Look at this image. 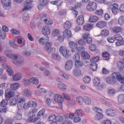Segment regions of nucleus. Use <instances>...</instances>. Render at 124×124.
Masks as SVG:
<instances>
[{
    "mask_svg": "<svg viewBox=\"0 0 124 124\" xmlns=\"http://www.w3.org/2000/svg\"><path fill=\"white\" fill-rule=\"evenodd\" d=\"M37 107V104L36 102L33 101H30L27 103H26V98L22 97L20 99H19L18 101V103L17 104V109L18 110H23V109H25V110H28L29 108L33 107V108H35V107Z\"/></svg>",
    "mask_w": 124,
    "mask_h": 124,
    "instance_id": "1",
    "label": "nucleus"
},
{
    "mask_svg": "<svg viewBox=\"0 0 124 124\" xmlns=\"http://www.w3.org/2000/svg\"><path fill=\"white\" fill-rule=\"evenodd\" d=\"M5 54L8 58H10L13 60V62L16 65H22L24 62V58L21 57L18 61V55L12 54V52L10 50H6Z\"/></svg>",
    "mask_w": 124,
    "mask_h": 124,
    "instance_id": "2",
    "label": "nucleus"
},
{
    "mask_svg": "<svg viewBox=\"0 0 124 124\" xmlns=\"http://www.w3.org/2000/svg\"><path fill=\"white\" fill-rule=\"evenodd\" d=\"M59 52L63 57H64L66 59H69L71 56V52L67 49V47L65 46H61L59 48Z\"/></svg>",
    "mask_w": 124,
    "mask_h": 124,
    "instance_id": "3",
    "label": "nucleus"
},
{
    "mask_svg": "<svg viewBox=\"0 0 124 124\" xmlns=\"http://www.w3.org/2000/svg\"><path fill=\"white\" fill-rule=\"evenodd\" d=\"M93 110L94 111V112H98L94 116V120H95V121H99L100 120H102V119H103L104 115L102 114V113H103L102 109L98 107H93Z\"/></svg>",
    "mask_w": 124,
    "mask_h": 124,
    "instance_id": "4",
    "label": "nucleus"
},
{
    "mask_svg": "<svg viewBox=\"0 0 124 124\" xmlns=\"http://www.w3.org/2000/svg\"><path fill=\"white\" fill-rule=\"evenodd\" d=\"M97 8V3L94 1H90L86 6V9L90 12L95 11Z\"/></svg>",
    "mask_w": 124,
    "mask_h": 124,
    "instance_id": "5",
    "label": "nucleus"
},
{
    "mask_svg": "<svg viewBox=\"0 0 124 124\" xmlns=\"http://www.w3.org/2000/svg\"><path fill=\"white\" fill-rule=\"evenodd\" d=\"M15 96V92L11 90V89L8 88L5 91V98L6 99L9 100Z\"/></svg>",
    "mask_w": 124,
    "mask_h": 124,
    "instance_id": "6",
    "label": "nucleus"
},
{
    "mask_svg": "<svg viewBox=\"0 0 124 124\" xmlns=\"http://www.w3.org/2000/svg\"><path fill=\"white\" fill-rule=\"evenodd\" d=\"M19 96H20V93H17V94H16L15 96L10 100L9 104L11 106H14L16 105V104H17V105H18V103H19V100L22 97H19Z\"/></svg>",
    "mask_w": 124,
    "mask_h": 124,
    "instance_id": "7",
    "label": "nucleus"
},
{
    "mask_svg": "<svg viewBox=\"0 0 124 124\" xmlns=\"http://www.w3.org/2000/svg\"><path fill=\"white\" fill-rule=\"evenodd\" d=\"M111 78L113 79H116L120 82V83H122V84H124V78L123 77V76L121 75V74L119 72H115L112 73Z\"/></svg>",
    "mask_w": 124,
    "mask_h": 124,
    "instance_id": "8",
    "label": "nucleus"
},
{
    "mask_svg": "<svg viewBox=\"0 0 124 124\" xmlns=\"http://www.w3.org/2000/svg\"><path fill=\"white\" fill-rule=\"evenodd\" d=\"M54 99L56 102H58L60 108H62V102H63V98L61 95L55 94L54 96Z\"/></svg>",
    "mask_w": 124,
    "mask_h": 124,
    "instance_id": "9",
    "label": "nucleus"
},
{
    "mask_svg": "<svg viewBox=\"0 0 124 124\" xmlns=\"http://www.w3.org/2000/svg\"><path fill=\"white\" fill-rule=\"evenodd\" d=\"M23 84L26 85V86H28V85H30V83H31L33 84V85H38V79L35 78H31L29 80L23 79Z\"/></svg>",
    "mask_w": 124,
    "mask_h": 124,
    "instance_id": "10",
    "label": "nucleus"
},
{
    "mask_svg": "<svg viewBox=\"0 0 124 124\" xmlns=\"http://www.w3.org/2000/svg\"><path fill=\"white\" fill-rule=\"evenodd\" d=\"M111 11L113 15H117L120 12L119 4L114 3L111 5Z\"/></svg>",
    "mask_w": 124,
    "mask_h": 124,
    "instance_id": "11",
    "label": "nucleus"
},
{
    "mask_svg": "<svg viewBox=\"0 0 124 124\" xmlns=\"http://www.w3.org/2000/svg\"><path fill=\"white\" fill-rule=\"evenodd\" d=\"M32 0H26L24 3V7L23 9V11H27L29 9L32 8Z\"/></svg>",
    "mask_w": 124,
    "mask_h": 124,
    "instance_id": "12",
    "label": "nucleus"
},
{
    "mask_svg": "<svg viewBox=\"0 0 124 124\" xmlns=\"http://www.w3.org/2000/svg\"><path fill=\"white\" fill-rule=\"evenodd\" d=\"M28 122H29V123H36V122L39 120L38 116L36 117L35 114H31V113L28 114Z\"/></svg>",
    "mask_w": 124,
    "mask_h": 124,
    "instance_id": "13",
    "label": "nucleus"
},
{
    "mask_svg": "<svg viewBox=\"0 0 124 124\" xmlns=\"http://www.w3.org/2000/svg\"><path fill=\"white\" fill-rule=\"evenodd\" d=\"M90 62L85 61L83 62L81 61V60H78L75 62V65L76 67H82V66L85 65V66H88L89 65Z\"/></svg>",
    "mask_w": 124,
    "mask_h": 124,
    "instance_id": "14",
    "label": "nucleus"
},
{
    "mask_svg": "<svg viewBox=\"0 0 124 124\" xmlns=\"http://www.w3.org/2000/svg\"><path fill=\"white\" fill-rule=\"evenodd\" d=\"M42 32L44 35H49L51 33V28L48 25L44 26L42 29Z\"/></svg>",
    "mask_w": 124,
    "mask_h": 124,
    "instance_id": "15",
    "label": "nucleus"
},
{
    "mask_svg": "<svg viewBox=\"0 0 124 124\" xmlns=\"http://www.w3.org/2000/svg\"><path fill=\"white\" fill-rule=\"evenodd\" d=\"M2 4L4 6L5 9L8 10L11 8V0H1Z\"/></svg>",
    "mask_w": 124,
    "mask_h": 124,
    "instance_id": "16",
    "label": "nucleus"
},
{
    "mask_svg": "<svg viewBox=\"0 0 124 124\" xmlns=\"http://www.w3.org/2000/svg\"><path fill=\"white\" fill-rule=\"evenodd\" d=\"M106 114L109 117H115L117 115V111L113 108H108L106 110Z\"/></svg>",
    "mask_w": 124,
    "mask_h": 124,
    "instance_id": "17",
    "label": "nucleus"
},
{
    "mask_svg": "<svg viewBox=\"0 0 124 124\" xmlns=\"http://www.w3.org/2000/svg\"><path fill=\"white\" fill-rule=\"evenodd\" d=\"M52 47V44L50 42L47 43L46 45L45 46V50L47 52L49 51V53H53L56 51V48L55 47Z\"/></svg>",
    "mask_w": 124,
    "mask_h": 124,
    "instance_id": "18",
    "label": "nucleus"
},
{
    "mask_svg": "<svg viewBox=\"0 0 124 124\" xmlns=\"http://www.w3.org/2000/svg\"><path fill=\"white\" fill-rule=\"evenodd\" d=\"M2 68L4 69H6L7 68V72L8 73L9 76H12L14 74V72H13V70L11 69L9 66L7 65V64H4L2 65Z\"/></svg>",
    "mask_w": 124,
    "mask_h": 124,
    "instance_id": "19",
    "label": "nucleus"
},
{
    "mask_svg": "<svg viewBox=\"0 0 124 124\" xmlns=\"http://www.w3.org/2000/svg\"><path fill=\"white\" fill-rule=\"evenodd\" d=\"M64 38H70L72 37V32L69 30H65L62 33Z\"/></svg>",
    "mask_w": 124,
    "mask_h": 124,
    "instance_id": "20",
    "label": "nucleus"
},
{
    "mask_svg": "<svg viewBox=\"0 0 124 124\" xmlns=\"http://www.w3.org/2000/svg\"><path fill=\"white\" fill-rule=\"evenodd\" d=\"M84 23L85 21L84 16L81 15L78 16L77 19V24H78L79 26H83Z\"/></svg>",
    "mask_w": 124,
    "mask_h": 124,
    "instance_id": "21",
    "label": "nucleus"
},
{
    "mask_svg": "<svg viewBox=\"0 0 124 124\" xmlns=\"http://www.w3.org/2000/svg\"><path fill=\"white\" fill-rule=\"evenodd\" d=\"M68 118V115L65 114L62 116L61 115L56 116V122H58L59 123H62V122H63L64 120H66Z\"/></svg>",
    "mask_w": 124,
    "mask_h": 124,
    "instance_id": "22",
    "label": "nucleus"
},
{
    "mask_svg": "<svg viewBox=\"0 0 124 124\" xmlns=\"http://www.w3.org/2000/svg\"><path fill=\"white\" fill-rule=\"evenodd\" d=\"M73 65V61L72 60H68L65 65V69L66 70H70L72 68Z\"/></svg>",
    "mask_w": 124,
    "mask_h": 124,
    "instance_id": "23",
    "label": "nucleus"
},
{
    "mask_svg": "<svg viewBox=\"0 0 124 124\" xmlns=\"http://www.w3.org/2000/svg\"><path fill=\"white\" fill-rule=\"evenodd\" d=\"M96 26L97 27V28L103 29L107 26V23L104 21H100L96 23Z\"/></svg>",
    "mask_w": 124,
    "mask_h": 124,
    "instance_id": "24",
    "label": "nucleus"
},
{
    "mask_svg": "<svg viewBox=\"0 0 124 124\" xmlns=\"http://www.w3.org/2000/svg\"><path fill=\"white\" fill-rule=\"evenodd\" d=\"M19 88H20L19 83H14L10 85V89L12 91H17Z\"/></svg>",
    "mask_w": 124,
    "mask_h": 124,
    "instance_id": "25",
    "label": "nucleus"
},
{
    "mask_svg": "<svg viewBox=\"0 0 124 124\" xmlns=\"http://www.w3.org/2000/svg\"><path fill=\"white\" fill-rule=\"evenodd\" d=\"M99 20V17L96 16H90L89 20V23H95Z\"/></svg>",
    "mask_w": 124,
    "mask_h": 124,
    "instance_id": "26",
    "label": "nucleus"
},
{
    "mask_svg": "<svg viewBox=\"0 0 124 124\" xmlns=\"http://www.w3.org/2000/svg\"><path fill=\"white\" fill-rule=\"evenodd\" d=\"M48 41H49V37L47 36H46L45 38H41L39 40L40 44H42L43 45L47 44Z\"/></svg>",
    "mask_w": 124,
    "mask_h": 124,
    "instance_id": "27",
    "label": "nucleus"
},
{
    "mask_svg": "<svg viewBox=\"0 0 124 124\" xmlns=\"http://www.w3.org/2000/svg\"><path fill=\"white\" fill-rule=\"evenodd\" d=\"M69 46H70V48H71V49H73V51H74V50H76L78 47V44L73 41H70L69 43Z\"/></svg>",
    "mask_w": 124,
    "mask_h": 124,
    "instance_id": "28",
    "label": "nucleus"
},
{
    "mask_svg": "<svg viewBox=\"0 0 124 124\" xmlns=\"http://www.w3.org/2000/svg\"><path fill=\"white\" fill-rule=\"evenodd\" d=\"M22 79V74L20 73H17L13 77V80L15 81H19Z\"/></svg>",
    "mask_w": 124,
    "mask_h": 124,
    "instance_id": "29",
    "label": "nucleus"
},
{
    "mask_svg": "<svg viewBox=\"0 0 124 124\" xmlns=\"http://www.w3.org/2000/svg\"><path fill=\"white\" fill-rule=\"evenodd\" d=\"M118 102L120 104L124 103V94H121L117 97Z\"/></svg>",
    "mask_w": 124,
    "mask_h": 124,
    "instance_id": "30",
    "label": "nucleus"
},
{
    "mask_svg": "<svg viewBox=\"0 0 124 124\" xmlns=\"http://www.w3.org/2000/svg\"><path fill=\"white\" fill-rule=\"evenodd\" d=\"M63 28L65 30H70V28H71V22L69 21H66L63 25Z\"/></svg>",
    "mask_w": 124,
    "mask_h": 124,
    "instance_id": "31",
    "label": "nucleus"
},
{
    "mask_svg": "<svg viewBox=\"0 0 124 124\" xmlns=\"http://www.w3.org/2000/svg\"><path fill=\"white\" fill-rule=\"evenodd\" d=\"M84 51H85V47L83 46L78 47L76 50H74V52H76L78 54H82Z\"/></svg>",
    "mask_w": 124,
    "mask_h": 124,
    "instance_id": "32",
    "label": "nucleus"
},
{
    "mask_svg": "<svg viewBox=\"0 0 124 124\" xmlns=\"http://www.w3.org/2000/svg\"><path fill=\"white\" fill-rule=\"evenodd\" d=\"M117 66L119 69L121 71L124 70V62L122 61H118L117 62Z\"/></svg>",
    "mask_w": 124,
    "mask_h": 124,
    "instance_id": "33",
    "label": "nucleus"
},
{
    "mask_svg": "<svg viewBox=\"0 0 124 124\" xmlns=\"http://www.w3.org/2000/svg\"><path fill=\"white\" fill-rule=\"evenodd\" d=\"M93 27V25L92 24H87L83 26V29L85 31H91Z\"/></svg>",
    "mask_w": 124,
    "mask_h": 124,
    "instance_id": "34",
    "label": "nucleus"
},
{
    "mask_svg": "<svg viewBox=\"0 0 124 124\" xmlns=\"http://www.w3.org/2000/svg\"><path fill=\"white\" fill-rule=\"evenodd\" d=\"M109 33H110L109 30L107 29H104L101 31L100 34L102 36H108V35H109Z\"/></svg>",
    "mask_w": 124,
    "mask_h": 124,
    "instance_id": "35",
    "label": "nucleus"
},
{
    "mask_svg": "<svg viewBox=\"0 0 124 124\" xmlns=\"http://www.w3.org/2000/svg\"><path fill=\"white\" fill-rule=\"evenodd\" d=\"M52 59L55 61H58V62L62 60L61 56L59 55L58 53H54L52 55Z\"/></svg>",
    "mask_w": 124,
    "mask_h": 124,
    "instance_id": "36",
    "label": "nucleus"
},
{
    "mask_svg": "<svg viewBox=\"0 0 124 124\" xmlns=\"http://www.w3.org/2000/svg\"><path fill=\"white\" fill-rule=\"evenodd\" d=\"M22 112H21V111H17L16 113V115L15 117V119L16 120V121H20L22 120Z\"/></svg>",
    "mask_w": 124,
    "mask_h": 124,
    "instance_id": "37",
    "label": "nucleus"
},
{
    "mask_svg": "<svg viewBox=\"0 0 124 124\" xmlns=\"http://www.w3.org/2000/svg\"><path fill=\"white\" fill-rule=\"evenodd\" d=\"M93 84L94 86H99L100 84V79L98 78H95L93 79Z\"/></svg>",
    "mask_w": 124,
    "mask_h": 124,
    "instance_id": "38",
    "label": "nucleus"
},
{
    "mask_svg": "<svg viewBox=\"0 0 124 124\" xmlns=\"http://www.w3.org/2000/svg\"><path fill=\"white\" fill-rule=\"evenodd\" d=\"M81 56L84 60H90V59L91 58V55H90L89 53L86 52H82L81 53Z\"/></svg>",
    "mask_w": 124,
    "mask_h": 124,
    "instance_id": "39",
    "label": "nucleus"
},
{
    "mask_svg": "<svg viewBox=\"0 0 124 124\" xmlns=\"http://www.w3.org/2000/svg\"><path fill=\"white\" fill-rule=\"evenodd\" d=\"M58 88L60 90H62V91H66V86L64 85V84L60 82L58 84Z\"/></svg>",
    "mask_w": 124,
    "mask_h": 124,
    "instance_id": "40",
    "label": "nucleus"
},
{
    "mask_svg": "<svg viewBox=\"0 0 124 124\" xmlns=\"http://www.w3.org/2000/svg\"><path fill=\"white\" fill-rule=\"evenodd\" d=\"M44 21L45 22V24H46V25H53V24L54 23V22H53V20H52V19L48 17L47 18H45L44 20Z\"/></svg>",
    "mask_w": 124,
    "mask_h": 124,
    "instance_id": "41",
    "label": "nucleus"
},
{
    "mask_svg": "<svg viewBox=\"0 0 124 124\" xmlns=\"http://www.w3.org/2000/svg\"><path fill=\"white\" fill-rule=\"evenodd\" d=\"M99 61V57H92L90 60V62L92 63H95V62H97Z\"/></svg>",
    "mask_w": 124,
    "mask_h": 124,
    "instance_id": "42",
    "label": "nucleus"
},
{
    "mask_svg": "<svg viewBox=\"0 0 124 124\" xmlns=\"http://www.w3.org/2000/svg\"><path fill=\"white\" fill-rule=\"evenodd\" d=\"M83 101H84L85 103L87 105L92 103V99L90 97L87 96L84 97Z\"/></svg>",
    "mask_w": 124,
    "mask_h": 124,
    "instance_id": "43",
    "label": "nucleus"
},
{
    "mask_svg": "<svg viewBox=\"0 0 124 124\" xmlns=\"http://www.w3.org/2000/svg\"><path fill=\"white\" fill-rule=\"evenodd\" d=\"M112 31L114 33L120 32V31H122V28L117 26L114 27L112 28Z\"/></svg>",
    "mask_w": 124,
    "mask_h": 124,
    "instance_id": "44",
    "label": "nucleus"
},
{
    "mask_svg": "<svg viewBox=\"0 0 124 124\" xmlns=\"http://www.w3.org/2000/svg\"><path fill=\"white\" fill-rule=\"evenodd\" d=\"M48 3L49 1L48 0H39V3L43 6H46Z\"/></svg>",
    "mask_w": 124,
    "mask_h": 124,
    "instance_id": "45",
    "label": "nucleus"
},
{
    "mask_svg": "<svg viewBox=\"0 0 124 124\" xmlns=\"http://www.w3.org/2000/svg\"><path fill=\"white\" fill-rule=\"evenodd\" d=\"M90 68L93 70V71H96V70H97V64L96 63H92Z\"/></svg>",
    "mask_w": 124,
    "mask_h": 124,
    "instance_id": "46",
    "label": "nucleus"
},
{
    "mask_svg": "<svg viewBox=\"0 0 124 124\" xmlns=\"http://www.w3.org/2000/svg\"><path fill=\"white\" fill-rule=\"evenodd\" d=\"M89 50L91 52H94L96 50V46L93 44H90L89 46Z\"/></svg>",
    "mask_w": 124,
    "mask_h": 124,
    "instance_id": "47",
    "label": "nucleus"
},
{
    "mask_svg": "<svg viewBox=\"0 0 124 124\" xmlns=\"http://www.w3.org/2000/svg\"><path fill=\"white\" fill-rule=\"evenodd\" d=\"M75 114L77 116L81 117V116H83V115H84V112H83V110H82V109H78L76 110Z\"/></svg>",
    "mask_w": 124,
    "mask_h": 124,
    "instance_id": "48",
    "label": "nucleus"
},
{
    "mask_svg": "<svg viewBox=\"0 0 124 124\" xmlns=\"http://www.w3.org/2000/svg\"><path fill=\"white\" fill-rule=\"evenodd\" d=\"M23 93L24 96H31V92L29 90H25L23 92Z\"/></svg>",
    "mask_w": 124,
    "mask_h": 124,
    "instance_id": "49",
    "label": "nucleus"
},
{
    "mask_svg": "<svg viewBox=\"0 0 124 124\" xmlns=\"http://www.w3.org/2000/svg\"><path fill=\"white\" fill-rule=\"evenodd\" d=\"M83 81L85 84H89L91 82V78L89 76H85L83 79Z\"/></svg>",
    "mask_w": 124,
    "mask_h": 124,
    "instance_id": "50",
    "label": "nucleus"
},
{
    "mask_svg": "<svg viewBox=\"0 0 124 124\" xmlns=\"http://www.w3.org/2000/svg\"><path fill=\"white\" fill-rule=\"evenodd\" d=\"M52 34L53 36H58L60 34V30L54 29L52 32Z\"/></svg>",
    "mask_w": 124,
    "mask_h": 124,
    "instance_id": "51",
    "label": "nucleus"
},
{
    "mask_svg": "<svg viewBox=\"0 0 124 124\" xmlns=\"http://www.w3.org/2000/svg\"><path fill=\"white\" fill-rule=\"evenodd\" d=\"M8 104V101L7 100H3L0 103V105L1 107H6V106Z\"/></svg>",
    "mask_w": 124,
    "mask_h": 124,
    "instance_id": "52",
    "label": "nucleus"
},
{
    "mask_svg": "<svg viewBox=\"0 0 124 124\" xmlns=\"http://www.w3.org/2000/svg\"><path fill=\"white\" fill-rule=\"evenodd\" d=\"M103 13V10L102 9L97 10L95 12V14L97 15V16H102Z\"/></svg>",
    "mask_w": 124,
    "mask_h": 124,
    "instance_id": "53",
    "label": "nucleus"
},
{
    "mask_svg": "<svg viewBox=\"0 0 124 124\" xmlns=\"http://www.w3.org/2000/svg\"><path fill=\"white\" fill-rule=\"evenodd\" d=\"M59 74L60 75H61V76H62L63 78H64L65 79H66L67 80H68L69 79V77H68V76L65 73H63V72L60 71L59 72Z\"/></svg>",
    "mask_w": 124,
    "mask_h": 124,
    "instance_id": "54",
    "label": "nucleus"
},
{
    "mask_svg": "<svg viewBox=\"0 0 124 124\" xmlns=\"http://www.w3.org/2000/svg\"><path fill=\"white\" fill-rule=\"evenodd\" d=\"M118 23L120 26H123L124 25V16H121L118 19Z\"/></svg>",
    "mask_w": 124,
    "mask_h": 124,
    "instance_id": "55",
    "label": "nucleus"
},
{
    "mask_svg": "<svg viewBox=\"0 0 124 124\" xmlns=\"http://www.w3.org/2000/svg\"><path fill=\"white\" fill-rule=\"evenodd\" d=\"M44 114H45V109H42L38 112L37 116V117H42Z\"/></svg>",
    "mask_w": 124,
    "mask_h": 124,
    "instance_id": "56",
    "label": "nucleus"
},
{
    "mask_svg": "<svg viewBox=\"0 0 124 124\" xmlns=\"http://www.w3.org/2000/svg\"><path fill=\"white\" fill-rule=\"evenodd\" d=\"M22 19H23L24 21H27L29 18H30V16H29V14L27 13H25L23 14L22 16Z\"/></svg>",
    "mask_w": 124,
    "mask_h": 124,
    "instance_id": "57",
    "label": "nucleus"
},
{
    "mask_svg": "<svg viewBox=\"0 0 124 124\" xmlns=\"http://www.w3.org/2000/svg\"><path fill=\"white\" fill-rule=\"evenodd\" d=\"M73 59L75 61V62H77L78 61H80V55H79V54L77 53L76 54H75L73 56Z\"/></svg>",
    "mask_w": 124,
    "mask_h": 124,
    "instance_id": "58",
    "label": "nucleus"
},
{
    "mask_svg": "<svg viewBox=\"0 0 124 124\" xmlns=\"http://www.w3.org/2000/svg\"><path fill=\"white\" fill-rule=\"evenodd\" d=\"M116 93H117V91L114 89H109L108 91L109 95H114Z\"/></svg>",
    "mask_w": 124,
    "mask_h": 124,
    "instance_id": "59",
    "label": "nucleus"
},
{
    "mask_svg": "<svg viewBox=\"0 0 124 124\" xmlns=\"http://www.w3.org/2000/svg\"><path fill=\"white\" fill-rule=\"evenodd\" d=\"M114 38L116 39V40H118L119 41L121 40H123V37L121 34H116L114 36Z\"/></svg>",
    "mask_w": 124,
    "mask_h": 124,
    "instance_id": "60",
    "label": "nucleus"
},
{
    "mask_svg": "<svg viewBox=\"0 0 124 124\" xmlns=\"http://www.w3.org/2000/svg\"><path fill=\"white\" fill-rule=\"evenodd\" d=\"M56 118H57V116H56V115L52 114L49 116L48 120L50 122H53V121H55V120L56 121Z\"/></svg>",
    "mask_w": 124,
    "mask_h": 124,
    "instance_id": "61",
    "label": "nucleus"
},
{
    "mask_svg": "<svg viewBox=\"0 0 124 124\" xmlns=\"http://www.w3.org/2000/svg\"><path fill=\"white\" fill-rule=\"evenodd\" d=\"M9 44L11 47L14 48L15 49H17V48H18V46L17 44L14 43V42H12V41H9Z\"/></svg>",
    "mask_w": 124,
    "mask_h": 124,
    "instance_id": "62",
    "label": "nucleus"
},
{
    "mask_svg": "<svg viewBox=\"0 0 124 124\" xmlns=\"http://www.w3.org/2000/svg\"><path fill=\"white\" fill-rule=\"evenodd\" d=\"M102 56L103 58H109L110 57V53L107 51H104L102 54Z\"/></svg>",
    "mask_w": 124,
    "mask_h": 124,
    "instance_id": "63",
    "label": "nucleus"
},
{
    "mask_svg": "<svg viewBox=\"0 0 124 124\" xmlns=\"http://www.w3.org/2000/svg\"><path fill=\"white\" fill-rule=\"evenodd\" d=\"M91 35V34H90L89 32H86V33H84L83 34H82V38H83V39H87V38H88V37H90V36Z\"/></svg>",
    "mask_w": 124,
    "mask_h": 124,
    "instance_id": "64",
    "label": "nucleus"
}]
</instances>
